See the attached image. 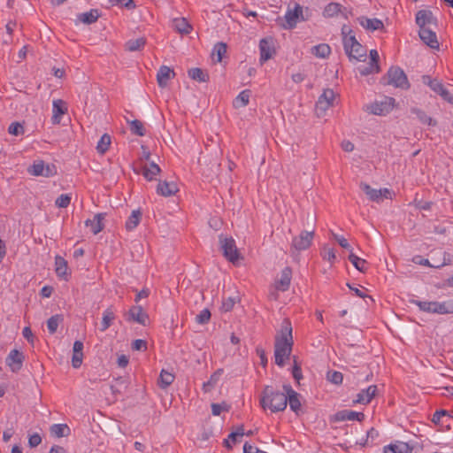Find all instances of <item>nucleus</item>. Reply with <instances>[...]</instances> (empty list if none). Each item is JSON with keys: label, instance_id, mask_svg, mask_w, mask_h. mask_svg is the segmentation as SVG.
<instances>
[{"label": "nucleus", "instance_id": "1", "mask_svg": "<svg viewBox=\"0 0 453 453\" xmlns=\"http://www.w3.org/2000/svg\"><path fill=\"white\" fill-rule=\"evenodd\" d=\"M292 330L290 320L284 319L274 342L275 364L280 367L285 365L286 359H288L291 355L294 344Z\"/></svg>", "mask_w": 453, "mask_h": 453}, {"label": "nucleus", "instance_id": "2", "mask_svg": "<svg viewBox=\"0 0 453 453\" xmlns=\"http://www.w3.org/2000/svg\"><path fill=\"white\" fill-rule=\"evenodd\" d=\"M287 394L275 389L272 386H265L260 399L263 409L268 408L272 412L282 411L287 408Z\"/></svg>", "mask_w": 453, "mask_h": 453}, {"label": "nucleus", "instance_id": "3", "mask_svg": "<svg viewBox=\"0 0 453 453\" xmlns=\"http://www.w3.org/2000/svg\"><path fill=\"white\" fill-rule=\"evenodd\" d=\"M411 303L425 312L441 315L453 313V299L444 302L411 300Z\"/></svg>", "mask_w": 453, "mask_h": 453}, {"label": "nucleus", "instance_id": "4", "mask_svg": "<svg viewBox=\"0 0 453 453\" xmlns=\"http://www.w3.org/2000/svg\"><path fill=\"white\" fill-rule=\"evenodd\" d=\"M387 83L395 88L408 89L410 83L403 70L399 66H391L387 73Z\"/></svg>", "mask_w": 453, "mask_h": 453}, {"label": "nucleus", "instance_id": "5", "mask_svg": "<svg viewBox=\"0 0 453 453\" xmlns=\"http://www.w3.org/2000/svg\"><path fill=\"white\" fill-rule=\"evenodd\" d=\"M314 234H315V231L313 229L311 231H307V230L301 231V233L297 236H295L292 239V242H291V246H290L291 252H294V251L300 252V251L308 250L312 243Z\"/></svg>", "mask_w": 453, "mask_h": 453}, {"label": "nucleus", "instance_id": "6", "mask_svg": "<svg viewBox=\"0 0 453 453\" xmlns=\"http://www.w3.org/2000/svg\"><path fill=\"white\" fill-rule=\"evenodd\" d=\"M220 250L223 256L231 263H235L240 258V252L233 237L219 235Z\"/></svg>", "mask_w": 453, "mask_h": 453}, {"label": "nucleus", "instance_id": "7", "mask_svg": "<svg viewBox=\"0 0 453 453\" xmlns=\"http://www.w3.org/2000/svg\"><path fill=\"white\" fill-rule=\"evenodd\" d=\"M306 19L303 15V8L296 4L293 10H288L285 14V23L281 25L284 29H293L296 27L298 21H304Z\"/></svg>", "mask_w": 453, "mask_h": 453}, {"label": "nucleus", "instance_id": "8", "mask_svg": "<svg viewBox=\"0 0 453 453\" xmlns=\"http://www.w3.org/2000/svg\"><path fill=\"white\" fill-rule=\"evenodd\" d=\"M395 102V98L384 96L381 100H376L373 104L368 105L366 111H370L369 113L389 112L394 110Z\"/></svg>", "mask_w": 453, "mask_h": 453}, {"label": "nucleus", "instance_id": "9", "mask_svg": "<svg viewBox=\"0 0 453 453\" xmlns=\"http://www.w3.org/2000/svg\"><path fill=\"white\" fill-rule=\"evenodd\" d=\"M360 188L371 201L380 203L383 198H388L390 190L388 188H372L369 184L361 182Z\"/></svg>", "mask_w": 453, "mask_h": 453}, {"label": "nucleus", "instance_id": "10", "mask_svg": "<svg viewBox=\"0 0 453 453\" xmlns=\"http://www.w3.org/2000/svg\"><path fill=\"white\" fill-rule=\"evenodd\" d=\"M24 361L25 355L23 352L14 349H12L6 357L5 365L12 372H18L21 370Z\"/></svg>", "mask_w": 453, "mask_h": 453}, {"label": "nucleus", "instance_id": "11", "mask_svg": "<svg viewBox=\"0 0 453 453\" xmlns=\"http://www.w3.org/2000/svg\"><path fill=\"white\" fill-rule=\"evenodd\" d=\"M341 35L344 52H349L350 54L351 48L359 43L355 31L349 26L343 25L341 30Z\"/></svg>", "mask_w": 453, "mask_h": 453}, {"label": "nucleus", "instance_id": "12", "mask_svg": "<svg viewBox=\"0 0 453 453\" xmlns=\"http://www.w3.org/2000/svg\"><path fill=\"white\" fill-rule=\"evenodd\" d=\"M283 390L287 394V404H289L290 410L294 411L296 415L299 414V411H301V395L295 391L291 385L289 384H284L283 385Z\"/></svg>", "mask_w": 453, "mask_h": 453}, {"label": "nucleus", "instance_id": "13", "mask_svg": "<svg viewBox=\"0 0 453 453\" xmlns=\"http://www.w3.org/2000/svg\"><path fill=\"white\" fill-rule=\"evenodd\" d=\"M336 100V95L333 89L326 88L323 91L322 95L319 97L316 103V108L320 111H326L331 106L334 105Z\"/></svg>", "mask_w": 453, "mask_h": 453}, {"label": "nucleus", "instance_id": "14", "mask_svg": "<svg viewBox=\"0 0 453 453\" xmlns=\"http://www.w3.org/2000/svg\"><path fill=\"white\" fill-rule=\"evenodd\" d=\"M127 321H134L140 325L146 326L149 320L148 314L143 311L141 305L132 306L127 315Z\"/></svg>", "mask_w": 453, "mask_h": 453}, {"label": "nucleus", "instance_id": "15", "mask_svg": "<svg viewBox=\"0 0 453 453\" xmlns=\"http://www.w3.org/2000/svg\"><path fill=\"white\" fill-rule=\"evenodd\" d=\"M260 62L264 63L275 54L273 38H263L259 42Z\"/></svg>", "mask_w": 453, "mask_h": 453}, {"label": "nucleus", "instance_id": "16", "mask_svg": "<svg viewBox=\"0 0 453 453\" xmlns=\"http://www.w3.org/2000/svg\"><path fill=\"white\" fill-rule=\"evenodd\" d=\"M292 279V269L286 266L280 273V279L275 280V289L281 292H286L289 289Z\"/></svg>", "mask_w": 453, "mask_h": 453}, {"label": "nucleus", "instance_id": "17", "mask_svg": "<svg viewBox=\"0 0 453 453\" xmlns=\"http://www.w3.org/2000/svg\"><path fill=\"white\" fill-rule=\"evenodd\" d=\"M418 35L420 39L430 48H439V42L437 40L436 33L434 32L430 27H419Z\"/></svg>", "mask_w": 453, "mask_h": 453}, {"label": "nucleus", "instance_id": "18", "mask_svg": "<svg viewBox=\"0 0 453 453\" xmlns=\"http://www.w3.org/2000/svg\"><path fill=\"white\" fill-rule=\"evenodd\" d=\"M416 23L419 27L437 26V19L429 10H420L416 14Z\"/></svg>", "mask_w": 453, "mask_h": 453}, {"label": "nucleus", "instance_id": "19", "mask_svg": "<svg viewBox=\"0 0 453 453\" xmlns=\"http://www.w3.org/2000/svg\"><path fill=\"white\" fill-rule=\"evenodd\" d=\"M55 272L59 279L66 281L71 276V271L68 267L67 261L59 255L55 257Z\"/></svg>", "mask_w": 453, "mask_h": 453}, {"label": "nucleus", "instance_id": "20", "mask_svg": "<svg viewBox=\"0 0 453 453\" xmlns=\"http://www.w3.org/2000/svg\"><path fill=\"white\" fill-rule=\"evenodd\" d=\"M357 20L361 27L370 32L382 30L384 28L383 22L376 18L370 19L365 16H360L357 19Z\"/></svg>", "mask_w": 453, "mask_h": 453}, {"label": "nucleus", "instance_id": "21", "mask_svg": "<svg viewBox=\"0 0 453 453\" xmlns=\"http://www.w3.org/2000/svg\"><path fill=\"white\" fill-rule=\"evenodd\" d=\"M365 414L363 412H357L352 410L345 409L337 411L334 414L335 421H346V420H357L359 422L365 419Z\"/></svg>", "mask_w": 453, "mask_h": 453}, {"label": "nucleus", "instance_id": "22", "mask_svg": "<svg viewBox=\"0 0 453 453\" xmlns=\"http://www.w3.org/2000/svg\"><path fill=\"white\" fill-rule=\"evenodd\" d=\"M377 393V386L371 385L365 389H362L357 395V398L353 400V403L368 404Z\"/></svg>", "mask_w": 453, "mask_h": 453}, {"label": "nucleus", "instance_id": "23", "mask_svg": "<svg viewBox=\"0 0 453 453\" xmlns=\"http://www.w3.org/2000/svg\"><path fill=\"white\" fill-rule=\"evenodd\" d=\"M175 77L173 69L166 65L160 66L157 73V81L160 88H165L168 81Z\"/></svg>", "mask_w": 453, "mask_h": 453}, {"label": "nucleus", "instance_id": "24", "mask_svg": "<svg viewBox=\"0 0 453 453\" xmlns=\"http://www.w3.org/2000/svg\"><path fill=\"white\" fill-rule=\"evenodd\" d=\"M105 216L106 213L104 212L96 213L92 219H88L85 221V226H89L94 234H97L104 228L103 221L105 219Z\"/></svg>", "mask_w": 453, "mask_h": 453}, {"label": "nucleus", "instance_id": "25", "mask_svg": "<svg viewBox=\"0 0 453 453\" xmlns=\"http://www.w3.org/2000/svg\"><path fill=\"white\" fill-rule=\"evenodd\" d=\"M366 53L367 50L366 48L362 45L360 42L357 44V46H353L351 48L350 54L349 52H345L347 57L349 58V60L350 62H364L366 59Z\"/></svg>", "mask_w": 453, "mask_h": 453}, {"label": "nucleus", "instance_id": "26", "mask_svg": "<svg viewBox=\"0 0 453 453\" xmlns=\"http://www.w3.org/2000/svg\"><path fill=\"white\" fill-rule=\"evenodd\" d=\"M100 17L99 12L97 9H91L89 12L79 13L76 17L75 23H84V24H93L95 23L98 18Z\"/></svg>", "mask_w": 453, "mask_h": 453}, {"label": "nucleus", "instance_id": "27", "mask_svg": "<svg viewBox=\"0 0 453 453\" xmlns=\"http://www.w3.org/2000/svg\"><path fill=\"white\" fill-rule=\"evenodd\" d=\"M178 191L174 182L159 181L157 186V193L163 196H171Z\"/></svg>", "mask_w": 453, "mask_h": 453}, {"label": "nucleus", "instance_id": "28", "mask_svg": "<svg viewBox=\"0 0 453 453\" xmlns=\"http://www.w3.org/2000/svg\"><path fill=\"white\" fill-rule=\"evenodd\" d=\"M160 171L161 169L158 165L154 162H150L149 165H144L142 167V175L149 181L153 180L155 177L160 173Z\"/></svg>", "mask_w": 453, "mask_h": 453}, {"label": "nucleus", "instance_id": "29", "mask_svg": "<svg viewBox=\"0 0 453 453\" xmlns=\"http://www.w3.org/2000/svg\"><path fill=\"white\" fill-rule=\"evenodd\" d=\"M142 216V212L140 209L133 211L125 223L126 229L127 231H132L136 228L141 222Z\"/></svg>", "mask_w": 453, "mask_h": 453}, {"label": "nucleus", "instance_id": "30", "mask_svg": "<svg viewBox=\"0 0 453 453\" xmlns=\"http://www.w3.org/2000/svg\"><path fill=\"white\" fill-rule=\"evenodd\" d=\"M173 27L177 32L184 35L189 34L192 30V27L185 18L174 19L173 20Z\"/></svg>", "mask_w": 453, "mask_h": 453}, {"label": "nucleus", "instance_id": "31", "mask_svg": "<svg viewBox=\"0 0 453 453\" xmlns=\"http://www.w3.org/2000/svg\"><path fill=\"white\" fill-rule=\"evenodd\" d=\"M146 44L145 37H139L136 39L128 40L125 43V50L127 51H139L142 50Z\"/></svg>", "mask_w": 453, "mask_h": 453}, {"label": "nucleus", "instance_id": "32", "mask_svg": "<svg viewBox=\"0 0 453 453\" xmlns=\"http://www.w3.org/2000/svg\"><path fill=\"white\" fill-rule=\"evenodd\" d=\"M115 319V313L111 307L107 308L103 313V319L101 322L100 331H106L111 325L112 321Z\"/></svg>", "mask_w": 453, "mask_h": 453}, {"label": "nucleus", "instance_id": "33", "mask_svg": "<svg viewBox=\"0 0 453 453\" xmlns=\"http://www.w3.org/2000/svg\"><path fill=\"white\" fill-rule=\"evenodd\" d=\"M188 73L189 78L192 80L197 81L199 82H206L209 81V74L201 68L194 67L189 69Z\"/></svg>", "mask_w": 453, "mask_h": 453}, {"label": "nucleus", "instance_id": "34", "mask_svg": "<svg viewBox=\"0 0 453 453\" xmlns=\"http://www.w3.org/2000/svg\"><path fill=\"white\" fill-rule=\"evenodd\" d=\"M348 259L359 272L365 273L367 270L366 260L357 257L352 251L349 253Z\"/></svg>", "mask_w": 453, "mask_h": 453}, {"label": "nucleus", "instance_id": "35", "mask_svg": "<svg viewBox=\"0 0 453 453\" xmlns=\"http://www.w3.org/2000/svg\"><path fill=\"white\" fill-rule=\"evenodd\" d=\"M173 380L174 375L163 369L160 372L157 384L161 388H166L173 382Z\"/></svg>", "mask_w": 453, "mask_h": 453}, {"label": "nucleus", "instance_id": "36", "mask_svg": "<svg viewBox=\"0 0 453 453\" xmlns=\"http://www.w3.org/2000/svg\"><path fill=\"white\" fill-rule=\"evenodd\" d=\"M311 53L319 58H327L331 53V48L326 43H320L311 48Z\"/></svg>", "mask_w": 453, "mask_h": 453}, {"label": "nucleus", "instance_id": "37", "mask_svg": "<svg viewBox=\"0 0 453 453\" xmlns=\"http://www.w3.org/2000/svg\"><path fill=\"white\" fill-rule=\"evenodd\" d=\"M342 11V4L338 3H329L326 5L323 11V16L326 18H333L338 15Z\"/></svg>", "mask_w": 453, "mask_h": 453}, {"label": "nucleus", "instance_id": "38", "mask_svg": "<svg viewBox=\"0 0 453 453\" xmlns=\"http://www.w3.org/2000/svg\"><path fill=\"white\" fill-rule=\"evenodd\" d=\"M250 93L249 89L242 91L234 100V106L239 108L247 105L250 101Z\"/></svg>", "mask_w": 453, "mask_h": 453}, {"label": "nucleus", "instance_id": "39", "mask_svg": "<svg viewBox=\"0 0 453 453\" xmlns=\"http://www.w3.org/2000/svg\"><path fill=\"white\" fill-rule=\"evenodd\" d=\"M127 121L130 123V130H131L132 134L139 135V136L145 135L146 130L143 126V123L141 120H138V119L129 120L128 119H127Z\"/></svg>", "mask_w": 453, "mask_h": 453}, {"label": "nucleus", "instance_id": "40", "mask_svg": "<svg viewBox=\"0 0 453 453\" xmlns=\"http://www.w3.org/2000/svg\"><path fill=\"white\" fill-rule=\"evenodd\" d=\"M44 170V162L42 160H35L27 168V173L33 176H42Z\"/></svg>", "mask_w": 453, "mask_h": 453}, {"label": "nucleus", "instance_id": "41", "mask_svg": "<svg viewBox=\"0 0 453 453\" xmlns=\"http://www.w3.org/2000/svg\"><path fill=\"white\" fill-rule=\"evenodd\" d=\"M50 432L57 437H64L69 434L70 428L65 424H54L50 427Z\"/></svg>", "mask_w": 453, "mask_h": 453}, {"label": "nucleus", "instance_id": "42", "mask_svg": "<svg viewBox=\"0 0 453 453\" xmlns=\"http://www.w3.org/2000/svg\"><path fill=\"white\" fill-rule=\"evenodd\" d=\"M63 321L62 315H53L47 320V328L50 334H53L57 332L58 325Z\"/></svg>", "mask_w": 453, "mask_h": 453}, {"label": "nucleus", "instance_id": "43", "mask_svg": "<svg viewBox=\"0 0 453 453\" xmlns=\"http://www.w3.org/2000/svg\"><path fill=\"white\" fill-rule=\"evenodd\" d=\"M111 145V136L108 134H104L96 145V150L100 154H104Z\"/></svg>", "mask_w": 453, "mask_h": 453}, {"label": "nucleus", "instance_id": "44", "mask_svg": "<svg viewBox=\"0 0 453 453\" xmlns=\"http://www.w3.org/2000/svg\"><path fill=\"white\" fill-rule=\"evenodd\" d=\"M227 45L223 42H217L212 50V55L217 56V62H221L224 55L226 53Z\"/></svg>", "mask_w": 453, "mask_h": 453}, {"label": "nucleus", "instance_id": "45", "mask_svg": "<svg viewBox=\"0 0 453 453\" xmlns=\"http://www.w3.org/2000/svg\"><path fill=\"white\" fill-rule=\"evenodd\" d=\"M24 122H12L10 124L8 127V133L14 136L22 135L25 133V128L23 126Z\"/></svg>", "mask_w": 453, "mask_h": 453}, {"label": "nucleus", "instance_id": "46", "mask_svg": "<svg viewBox=\"0 0 453 453\" xmlns=\"http://www.w3.org/2000/svg\"><path fill=\"white\" fill-rule=\"evenodd\" d=\"M429 87L438 95L441 96H447L448 95V89L444 87V85L438 81L437 80H433L429 81Z\"/></svg>", "mask_w": 453, "mask_h": 453}, {"label": "nucleus", "instance_id": "47", "mask_svg": "<svg viewBox=\"0 0 453 453\" xmlns=\"http://www.w3.org/2000/svg\"><path fill=\"white\" fill-rule=\"evenodd\" d=\"M443 418H447V420H450L451 419V416L449 414V412L445 410H440V411H436L434 415H433V418H432V421L436 424V425H439V424H442L443 423Z\"/></svg>", "mask_w": 453, "mask_h": 453}, {"label": "nucleus", "instance_id": "48", "mask_svg": "<svg viewBox=\"0 0 453 453\" xmlns=\"http://www.w3.org/2000/svg\"><path fill=\"white\" fill-rule=\"evenodd\" d=\"M52 113H67V104L64 100L57 99L53 101Z\"/></svg>", "mask_w": 453, "mask_h": 453}, {"label": "nucleus", "instance_id": "49", "mask_svg": "<svg viewBox=\"0 0 453 453\" xmlns=\"http://www.w3.org/2000/svg\"><path fill=\"white\" fill-rule=\"evenodd\" d=\"M326 378L330 382L335 385H341L343 380L342 373L337 371H329L327 372Z\"/></svg>", "mask_w": 453, "mask_h": 453}, {"label": "nucleus", "instance_id": "50", "mask_svg": "<svg viewBox=\"0 0 453 453\" xmlns=\"http://www.w3.org/2000/svg\"><path fill=\"white\" fill-rule=\"evenodd\" d=\"M211 316V311H209V309L205 308V309L202 310L199 312V314L196 315V321L198 324L205 325L210 321Z\"/></svg>", "mask_w": 453, "mask_h": 453}, {"label": "nucleus", "instance_id": "51", "mask_svg": "<svg viewBox=\"0 0 453 453\" xmlns=\"http://www.w3.org/2000/svg\"><path fill=\"white\" fill-rule=\"evenodd\" d=\"M359 73L362 76H367L372 73H378L380 72V65H373L369 63L367 66H362L358 68Z\"/></svg>", "mask_w": 453, "mask_h": 453}, {"label": "nucleus", "instance_id": "52", "mask_svg": "<svg viewBox=\"0 0 453 453\" xmlns=\"http://www.w3.org/2000/svg\"><path fill=\"white\" fill-rule=\"evenodd\" d=\"M379 431L372 427L367 431L365 443H362V446H369L370 444H373V441L379 437Z\"/></svg>", "mask_w": 453, "mask_h": 453}, {"label": "nucleus", "instance_id": "53", "mask_svg": "<svg viewBox=\"0 0 453 453\" xmlns=\"http://www.w3.org/2000/svg\"><path fill=\"white\" fill-rule=\"evenodd\" d=\"M292 375L295 380L299 384L300 380L303 379L302 368L301 365L297 363L296 357H294V365L292 368Z\"/></svg>", "mask_w": 453, "mask_h": 453}, {"label": "nucleus", "instance_id": "54", "mask_svg": "<svg viewBox=\"0 0 453 453\" xmlns=\"http://www.w3.org/2000/svg\"><path fill=\"white\" fill-rule=\"evenodd\" d=\"M71 203V196L68 194L60 195L55 201V204L59 208H66Z\"/></svg>", "mask_w": 453, "mask_h": 453}, {"label": "nucleus", "instance_id": "55", "mask_svg": "<svg viewBox=\"0 0 453 453\" xmlns=\"http://www.w3.org/2000/svg\"><path fill=\"white\" fill-rule=\"evenodd\" d=\"M71 122L70 115H52L51 123L53 125L62 124L63 126L67 125Z\"/></svg>", "mask_w": 453, "mask_h": 453}, {"label": "nucleus", "instance_id": "56", "mask_svg": "<svg viewBox=\"0 0 453 453\" xmlns=\"http://www.w3.org/2000/svg\"><path fill=\"white\" fill-rule=\"evenodd\" d=\"M229 411V406L225 403L211 404V413L214 416H219L221 414L222 411Z\"/></svg>", "mask_w": 453, "mask_h": 453}, {"label": "nucleus", "instance_id": "57", "mask_svg": "<svg viewBox=\"0 0 453 453\" xmlns=\"http://www.w3.org/2000/svg\"><path fill=\"white\" fill-rule=\"evenodd\" d=\"M323 259L327 260L331 264H333L336 258L335 252L334 249L324 248L321 253Z\"/></svg>", "mask_w": 453, "mask_h": 453}, {"label": "nucleus", "instance_id": "58", "mask_svg": "<svg viewBox=\"0 0 453 453\" xmlns=\"http://www.w3.org/2000/svg\"><path fill=\"white\" fill-rule=\"evenodd\" d=\"M133 350L145 351L147 350V342L142 339H136L132 342L131 346Z\"/></svg>", "mask_w": 453, "mask_h": 453}, {"label": "nucleus", "instance_id": "59", "mask_svg": "<svg viewBox=\"0 0 453 453\" xmlns=\"http://www.w3.org/2000/svg\"><path fill=\"white\" fill-rule=\"evenodd\" d=\"M418 121L429 127H434L437 124V121L433 119L430 115H418Z\"/></svg>", "mask_w": 453, "mask_h": 453}, {"label": "nucleus", "instance_id": "60", "mask_svg": "<svg viewBox=\"0 0 453 453\" xmlns=\"http://www.w3.org/2000/svg\"><path fill=\"white\" fill-rule=\"evenodd\" d=\"M235 304V300L233 297H228L223 300L221 311L224 312H228L233 310Z\"/></svg>", "mask_w": 453, "mask_h": 453}, {"label": "nucleus", "instance_id": "61", "mask_svg": "<svg viewBox=\"0 0 453 453\" xmlns=\"http://www.w3.org/2000/svg\"><path fill=\"white\" fill-rule=\"evenodd\" d=\"M333 236L342 248L346 249V250H349L350 252L352 251L351 246L349 245L347 239H345L343 236H340L336 234H333Z\"/></svg>", "mask_w": 453, "mask_h": 453}, {"label": "nucleus", "instance_id": "62", "mask_svg": "<svg viewBox=\"0 0 453 453\" xmlns=\"http://www.w3.org/2000/svg\"><path fill=\"white\" fill-rule=\"evenodd\" d=\"M82 359H83V352H80V353L73 352V357H72L73 367V368L81 367V365L82 364Z\"/></svg>", "mask_w": 453, "mask_h": 453}, {"label": "nucleus", "instance_id": "63", "mask_svg": "<svg viewBox=\"0 0 453 453\" xmlns=\"http://www.w3.org/2000/svg\"><path fill=\"white\" fill-rule=\"evenodd\" d=\"M57 174V168L52 164H44L43 177H52Z\"/></svg>", "mask_w": 453, "mask_h": 453}, {"label": "nucleus", "instance_id": "64", "mask_svg": "<svg viewBox=\"0 0 453 453\" xmlns=\"http://www.w3.org/2000/svg\"><path fill=\"white\" fill-rule=\"evenodd\" d=\"M394 444L396 447L397 453H408L409 451H411V449L406 442L397 441V443Z\"/></svg>", "mask_w": 453, "mask_h": 453}]
</instances>
